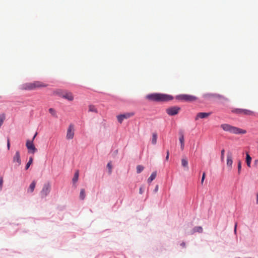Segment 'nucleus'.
<instances>
[{"label":"nucleus","mask_w":258,"mask_h":258,"mask_svg":"<svg viewBox=\"0 0 258 258\" xmlns=\"http://www.w3.org/2000/svg\"><path fill=\"white\" fill-rule=\"evenodd\" d=\"M146 98L152 101L166 102L172 100L173 97L171 95L165 94L153 93L147 95Z\"/></svg>","instance_id":"nucleus-1"},{"label":"nucleus","mask_w":258,"mask_h":258,"mask_svg":"<svg viewBox=\"0 0 258 258\" xmlns=\"http://www.w3.org/2000/svg\"><path fill=\"white\" fill-rule=\"evenodd\" d=\"M221 127L225 132H228L234 134H245L246 130L232 126L229 124L224 123L220 125Z\"/></svg>","instance_id":"nucleus-2"},{"label":"nucleus","mask_w":258,"mask_h":258,"mask_svg":"<svg viewBox=\"0 0 258 258\" xmlns=\"http://www.w3.org/2000/svg\"><path fill=\"white\" fill-rule=\"evenodd\" d=\"M47 85L40 81H35L32 83H27L22 85L21 89L31 90L36 88L45 87Z\"/></svg>","instance_id":"nucleus-3"},{"label":"nucleus","mask_w":258,"mask_h":258,"mask_svg":"<svg viewBox=\"0 0 258 258\" xmlns=\"http://www.w3.org/2000/svg\"><path fill=\"white\" fill-rule=\"evenodd\" d=\"M54 93L69 101H72L74 100L73 94L71 92L63 91L61 90H57L54 92Z\"/></svg>","instance_id":"nucleus-4"},{"label":"nucleus","mask_w":258,"mask_h":258,"mask_svg":"<svg viewBox=\"0 0 258 258\" xmlns=\"http://www.w3.org/2000/svg\"><path fill=\"white\" fill-rule=\"evenodd\" d=\"M176 99L187 102H192L197 100V98L192 95L187 94H181L176 96Z\"/></svg>","instance_id":"nucleus-5"},{"label":"nucleus","mask_w":258,"mask_h":258,"mask_svg":"<svg viewBox=\"0 0 258 258\" xmlns=\"http://www.w3.org/2000/svg\"><path fill=\"white\" fill-rule=\"evenodd\" d=\"M51 190V184L50 183H45L40 191V195L42 198L46 197L50 192Z\"/></svg>","instance_id":"nucleus-6"},{"label":"nucleus","mask_w":258,"mask_h":258,"mask_svg":"<svg viewBox=\"0 0 258 258\" xmlns=\"http://www.w3.org/2000/svg\"><path fill=\"white\" fill-rule=\"evenodd\" d=\"M232 112L236 114H244L246 115H254V112L251 110L245 109H234Z\"/></svg>","instance_id":"nucleus-7"},{"label":"nucleus","mask_w":258,"mask_h":258,"mask_svg":"<svg viewBox=\"0 0 258 258\" xmlns=\"http://www.w3.org/2000/svg\"><path fill=\"white\" fill-rule=\"evenodd\" d=\"M233 154L231 151H228L226 156V165L229 171L232 169Z\"/></svg>","instance_id":"nucleus-8"},{"label":"nucleus","mask_w":258,"mask_h":258,"mask_svg":"<svg viewBox=\"0 0 258 258\" xmlns=\"http://www.w3.org/2000/svg\"><path fill=\"white\" fill-rule=\"evenodd\" d=\"M180 108L178 106H172L166 109V113L170 116L176 115L178 113Z\"/></svg>","instance_id":"nucleus-9"},{"label":"nucleus","mask_w":258,"mask_h":258,"mask_svg":"<svg viewBox=\"0 0 258 258\" xmlns=\"http://www.w3.org/2000/svg\"><path fill=\"white\" fill-rule=\"evenodd\" d=\"M74 125L70 124L67 129L66 138L68 140H72L73 139L75 134Z\"/></svg>","instance_id":"nucleus-10"},{"label":"nucleus","mask_w":258,"mask_h":258,"mask_svg":"<svg viewBox=\"0 0 258 258\" xmlns=\"http://www.w3.org/2000/svg\"><path fill=\"white\" fill-rule=\"evenodd\" d=\"M134 115V112H127L124 114H120L117 116L118 121L121 123L123 120L125 119L129 118L130 117Z\"/></svg>","instance_id":"nucleus-11"},{"label":"nucleus","mask_w":258,"mask_h":258,"mask_svg":"<svg viewBox=\"0 0 258 258\" xmlns=\"http://www.w3.org/2000/svg\"><path fill=\"white\" fill-rule=\"evenodd\" d=\"M13 162L15 164V166L17 167L19 166L21 164V160L19 151H16L15 155L13 158Z\"/></svg>","instance_id":"nucleus-12"},{"label":"nucleus","mask_w":258,"mask_h":258,"mask_svg":"<svg viewBox=\"0 0 258 258\" xmlns=\"http://www.w3.org/2000/svg\"><path fill=\"white\" fill-rule=\"evenodd\" d=\"M26 146L29 152L32 154L35 153L37 151L33 144V141L27 140Z\"/></svg>","instance_id":"nucleus-13"},{"label":"nucleus","mask_w":258,"mask_h":258,"mask_svg":"<svg viewBox=\"0 0 258 258\" xmlns=\"http://www.w3.org/2000/svg\"><path fill=\"white\" fill-rule=\"evenodd\" d=\"M211 112H200L198 113L195 119L198 120L199 118H205L208 117L210 114Z\"/></svg>","instance_id":"nucleus-14"},{"label":"nucleus","mask_w":258,"mask_h":258,"mask_svg":"<svg viewBox=\"0 0 258 258\" xmlns=\"http://www.w3.org/2000/svg\"><path fill=\"white\" fill-rule=\"evenodd\" d=\"M205 97H215V98H218L220 99H224V97L223 96H221L219 94H205L204 95Z\"/></svg>","instance_id":"nucleus-15"},{"label":"nucleus","mask_w":258,"mask_h":258,"mask_svg":"<svg viewBox=\"0 0 258 258\" xmlns=\"http://www.w3.org/2000/svg\"><path fill=\"white\" fill-rule=\"evenodd\" d=\"M35 185H36V181H33L30 185L28 189V192H30V193H32L34 189H35Z\"/></svg>","instance_id":"nucleus-16"},{"label":"nucleus","mask_w":258,"mask_h":258,"mask_svg":"<svg viewBox=\"0 0 258 258\" xmlns=\"http://www.w3.org/2000/svg\"><path fill=\"white\" fill-rule=\"evenodd\" d=\"M181 165L183 167L186 168L187 170L188 169V161L186 158H182L181 159Z\"/></svg>","instance_id":"nucleus-17"},{"label":"nucleus","mask_w":258,"mask_h":258,"mask_svg":"<svg viewBox=\"0 0 258 258\" xmlns=\"http://www.w3.org/2000/svg\"><path fill=\"white\" fill-rule=\"evenodd\" d=\"M199 232V233H202L203 232V228L201 226H196L195 227L193 230L192 232H191V234H193L195 232Z\"/></svg>","instance_id":"nucleus-18"},{"label":"nucleus","mask_w":258,"mask_h":258,"mask_svg":"<svg viewBox=\"0 0 258 258\" xmlns=\"http://www.w3.org/2000/svg\"><path fill=\"white\" fill-rule=\"evenodd\" d=\"M157 134L156 133H154L152 134V144L153 145H155L157 143Z\"/></svg>","instance_id":"nucleus-19"},{"label":"nucleus","mask_w":258,"mask_h":258,"mask_svg":"<svg viewBox=\"0 0 258 258\" xmlns=\"http://www.w3.org/2000/svg\"><path fill=\"white\" fill-rule=\"evenodd\" d=\"M6 119V114L4 113L0 114V127L3 125L4 120Z\"/></svg>","instance_id":"nucleus-20"},{"label":"nucleus","mask_w":258,"mask_h":258,"mask_svg":"<svg viewBox=\"0 0 258 258\" xmlns=\"http://www.w3.org/2000/svg\"><path fill=\"white\" fill-rule=\"evenodd\" d=\"M251 161V158L250 157V155L248 153H247L246 156V162L247 165L248 167H250Z\"/></svg>","instance_id":"nucleus-21"},{"label":"nucleus","mask_w":258,"mask_h":258,"mask_svg":"<svg viewBox=\"0 0 258 258\" xmlns=\"http://www.w3.org/2000/svg\"><path fill=\"white\" fill-rule=\"evenodd\" d=\"M156 177V172H154L152 173L151 176L148 179V182H151Z\"/></svg>","instance_id":"nucleus-22"},{"label":"nucleus","mask_w":258,"mask_h":258,"mask_svg":"<svg viewBox=\"0 0 258 258\" xmlns=\"http://www.w3.org/2000/svg\"><path fill=\"white\" fill-rule=\"evenodd\" d=\"M79 171L77 170L75 172V173L74 174V177L73 178V182L74 183H75V182H76L78 181V178H79Z\"/></svg>","instance_id":"nucleus-23"},{"label":"nucleus","mask_w":258,"mask_h":258,"mask_svg":"<svg viewBox=\"0 0 258 258\" xmlns=\"http://www.w3.org/2000/svg\"><path fill=\"white\" fill-rule=\"evenodd\" d=\"M89 111L97 113V110L94 105H90L89 106Z\"/></svg>","instance_id":"nucleus-24"},{"label":"nucleus","mask_w":258,"mask_h":258,"mask_svg":"<svg viewBox=\"0 0 258 258\" xmlns=\"http://www.w3.org/2000/svg\"><path fill=\"white\" fill-rule=\"evenodd\" d=\"M85 189L82 188L81 189L80 194V199L83 200L85 198Z\"/></svg>","instance_id":"nucleus-25"},{"label":"nucleus","mask_w":258,"mask_h":258,"mask_svg":"<svg viewBox=\"0 0 258 258\" xmlns=\"http://www.w3.org/2000/svg\"><path fill=\"white\" fill-rule=\"evenodd\" d=\"M49 113L54 117H57V114L56 111L52 108H50L49 109Z\"/></svg>","instance_id":"nucleus-26"},{"label":"nucleus","mask_w":258,"mask_h":258,"mask_svg":"<svg viewBox=\"0 0 258 258\" xmlns=\"http://www.w3.org/2000/svg\"><path fill=\"white\" fill-rule=\"evenodd\" d=\"M33 158L32 157H30L29 158V161L28 162V163H27L26 165V169L27 170L29 167H30V165L32 163V162H33Z\"/></svg>","instance_id":"nucleus-27"},{"label":"nucleus","mask_w":258,"mask_h":258,"mask_svg":"<svg viewBox=\"0 0 258 258\" xmlns=\"http://www.w3.org/2000/svg\"><path fill=\"white\" fill-rule=\"evenodd\" d=\"M144 167L142 165H138L137 166V172L138 173H141L144 170Z\"/></svg>","instance_id":"nucleus-28"},{"label":"nucleus","mask_w":258,"mask_h":258,"mask_svg":"<svg viewBox=\"0 0 258 258\" xmlns=\"http://www.w3.org/2000/svg\"><path fill=\"white\" fill-rule=\"evenodd\" d=\"M238 174H240L241 169V162L240 160L238 162Z\"/></svg>","instance_id":"nucleus-29"},{"label":"nucleus","mask_w":258,"mask_h":258,"mask_svg":"<svg viewBox=\"0 0 258 258\" xmlns=\"http://www.w3.org/2000/svg\"><path fill=\"white\" fill-rule=\"evenodd\" d=\"M179 141L180 143H184V136L182 134H181L180 136Z\"/></svg>","instance_id":"nucleus-30"},{"label":"nucleus","mask_w":258,"mask_h":258,"mask_svg":"<svg viewBox=\"0 0 258 258\" xmlns=\"http://www.w3.org/2000/svg\"><path fill=\"white\" fill-rule=\"evenodd\" d=\"M108 169H109V173H111V172H112V165H111V163L110 162H109L108 164H107V165Z\"/></svg>","instance_id":"nucleus-31"},{"label":"nucleus","mask_w":258,"mask_h":258,"mask_svg":"<svg viewBox=\"0 0 258 258\" xmlns=\"http://www.w3.org/2000/svg\"><path fill=\"white\" fill-rule=\"evenodd\" d=\"M224 153H225V150L224 149L222 150L221 152V161H223V160H224Z\"/></svg>","instance_id":"nucleus-32"},{"label":"nucleus","mask_w":258,"mask_h":258,"mask_svg":"<svg viewBox=\"0 0 258 258\" xmlns=\"http://www.w3.org/2000/svg\"><path fill=\"white\" fill-rule=\"evenodd\" d=\"M205 177H206V173H205V172H204L203 173L202 180H201V184H202V185L203 184Z\"/></svg>","instance_id":"nucleus-33"},{"label":"nucleus","mask_w":258,"mask_h":258,"mask_svg":"<svg viewBox=\"0 0 258 258\" xmlns=\"http://www.w3.org/2000/svg\"><path fill=\"white\" fill-rule=\"evenodd\" d=\"M3 184V178L2 177H1L0 178V190H1L2 189Z\"/></svg>","instance_id":"nucleus-34"},{"label":"nucleus","mask_w":258,"mask_h":258,"mask_svg":"<svg viewBox=\"0 0 258 258\" xmlns=\"http://www.w3.org/2000/svg\"><path fill=\"white\" fill-rule=\"evenodd\" d=\"M7 147L8 149L9 150L10 148V141L9 138H7Z\"/></svg>","instance_id":"nucleus-35"},{"label":"nucleus","mask_w":258,"mask_h":258,"mask_svg":"<svg viewBox=\"0 0 258 258\" xmlns=\"http://www.w3.org/2000/svg\"><path fill=\"white\" fill-rule=\"evenodd\" d=\"M144 187L143 186H141L139 189V193L140 194H142L144 192Z\"/></svg>","instance_id":"nucleus-36"},{"label":"nucleus","mask_w":258,"mask_h":258,"mask_svg":"<svg viewBox=\"0 0 258 258\" xmlns=\"http://www.w3.org/2000/svg\"><path fill=\"white\" fill-rule=\"evenodd\" d=\"M169 156V152L168 150H167V155H166V158H165L166 161L168 160Z\"/></svg>","instance_id":"nucleus-37"},{"label":"nucleus","mask_w":258,"mask_h":258,"mask_svg":"<svg viewBox=\"0 0 258 258\" xmlns=\"http://www.w3.org/2000/svg\"><path fill=\"white\" fill-rule=\"evenodd\" d=\"M184 143H180V148L182 150L184 149Z\"/></svg>","instance_id":"nucleus-38"},{"label":"nucleus","mask_w":258,"mask_h":258,"mask_svg":"<svg viewBox=\"0 0 258 258\" xmlns=\"http://www.w3.org/2000/svg\"><path fill=\"white\" fill-rule=\"evenodd\" d=\"M237 226V223H235V226H234V232H235V233H236V232Z\"/></svg>","instance_id":"nucleus-39"},{"label":"nucleus","mask_w":258,"mask_h":258,"mask_svg":"<svg viewBox=\"0 0 258 258\" xmlns=\"http://www.w3.org/2000/svg\"><path fill=\"white\" fill-rule=\"evenodd\" d=\"M37 135V133H36L34 135V136H33V139H32V141H33L34 140V139L35 138V137H36Z\"/></svg>","instance_id":"nucleus-40"},{"label":"nucleus","mask_w":258,"mask_h":258,"mask_svg":"<svg viewBox=\"0 0 258 258\" xmlns=\"http://www.w3.org/2000/svg\"><path fill=\"white\" fill-rule=\"evenodd\" d=\"M185 243L183 242L181 243V245L183 247L185 246Z\"/></svg>","instance_id":"nucleus-41"},{"label":"nucleus","mask_w":258,"mask_h":258,"mask_svg":"<svg viewBox=\"0 0 258 258\" xmlns=\"http://www.w3.org/2000/svg\"><path fill=\"white\" fill-rule=\"evenodd\" d=\"M256 204H258V192L256 195Z\"/></svg>","instance_id":"nucleus-42"},{"label":"nucleus","mask_w":258,"mask_h":258,"mask_svg":"<svg viewBox=\"0 0 258 258\" xmlns=\"http://www.w3.org/2000/svg\"><path fill=\"white\" fill-rule=\"evenodd\" d=\"M255 162L258 163V160H255Z\"/></svg>","instance_id":"nucleus-43"},{"label":"nucleus","mask_w":258,"mask_h":258,"mask_svg":"<svg viewBox=\"0 0 258 258\" xmlns=\"http://www.w3.org/2000/svg\"><path fill=\"white\" fill-rule=\"evenodd\" d=\"M157 189H158V187L157 186L156 188V190H157Z\"/></svg>","instance_id":"nucleus-44"}]
</instances>
